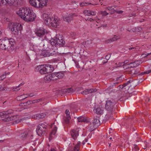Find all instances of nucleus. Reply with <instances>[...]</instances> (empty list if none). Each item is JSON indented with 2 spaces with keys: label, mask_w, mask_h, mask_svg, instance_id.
<instances>
[{
  "label": "nucleus",
  "mask_w": 151,
  "mask_h": 151,
  "mask_svg": "<svg viewBox=\"0 0 151 151\" xmlns=\"http://www.w3.org/2000/svg\"><path fill=\"white\" fill-rule=\"evenodd\" d=\"M86 21L88 20L90 21L91 22L93 20V19L90 18H88L87 19H86Z\"/></svg>",
  "instance_id": "e2e57ef3"
},
{
  "label": "nucleus",
  "mask_w": 151,
  "mask_h": 151,
  "mask_svg": "<svg viewBox=\"0 0 151 151\" xmlns=\"http://www.w3.org/2000/svg\"><path fill=\"white\" fill-rule=\"evenodd\" d=\"M130 32H139L142 30V28L140 27H137L133 28L132 29L128 30Z\"/></svg>",
  "instance_id": "4be33fe9"
},
{
  "label": "nucleus",
  "mask_w": 151,
  "mask_h": 151,
  "mask_svg": "<svg viewBox=\"0 0 151 151\" xmlns=\"http://www.w3.org/2000/svg\"><path fill=\"white\" fill-rule=\"evenodd\" d=\"M97 91V89L96 88L86 89L84 90L81 92V93L83 95H87L89 93L95 92Z\"/></svg>",
  "instance_id": "ddd939ff"
},
{
  "label": "nucleus",
  "mask_w": 151,
  "mask_h": 151,
  "mask_svg": "<svg viewBox=\"0 0 151 151\" xmlns=\"http://www.w3.org/2000/svg\"><path fill=\"white\" fill-rule=\"evenodd\" d=\"M59 19L58 18H56L55 17L53 18L52 17L51 18L48 19L47 24L50 26H52L56 27L59 25Z\"/></svg>",
  "instance_id": "0eeeda50"
},
{
  "label": "nucleus",
  "mask_w": 151,
  "mask_h": 151,
  "mask_svg": "<svg viewBox=\"0 0 151 151\" xmlns=\"http://www.w3.org/2000/svg\"><path fill=\"white\" fill-rule=\"evenodd\" d=\"M35 32L37 36L41 37H43L47 33L44 28L41 27L36 28Z\"/></svg>",
  "instance_id": "6e6552de"
},
{
  "label": "nucleus",
  "mask_w": 151,
  "mask_h": 151,
  "mask_svg": "<svg viewBox=\"0 0 151 151\" xmlns=\"http://www.w3.org/2000/svg\"><path fill=\"white\" fill-rule=\"evenodd\" d=\"M65 92L66 93H72L73 92V90L71 88H70L65 90Z\"/></svg>",
  "instance_id": "f704fd0d"
},
{
  "label": "nucleus",
  "mask_w": 151,
  "mask_h": 151,
  "mask_svg": "<svg viewBox=\"0 0 151 151\" xmlns=\"http://www.w3.org/2000/svg\"><path fill=\"white\" fill-rule=\"evenodd\" d=\"M120 38V37L119 35H114V37L111 38V41L113 42L114 41H116L117 40L119 39Z\"/></svg>",
  "instance_id": "bb28decb"
},
{
  "label": "nucleus",
  "mask_w": 151,
  "mask_h": 151,
  "mask_svg": "<svg viewBox=\"0 0 151 151\" xmlns=\"http://www.w3.org/2000/svg\"><path fill=\"white\" fill-rule=\"evenodd\" d=\"M17 14L20 17L26 22L34 21L36 16L32 11L29 8H20L17 12Z\"/></svg>",
  "instance_id": "f257e3e1"
},
{
  "label": "nucleus",
  "mask_w": 151,
  "mask_h": 151,
  "mask_svg": "<svg viewBox=\"0 0 151 151\" xmlns=\"http://www.w3.org/2000/svg\"><path fill=\"white\" fill-rule=\"evenodd\" d=\"M14 43V40L12 38L7 39L5 38L2 40H0V49L12 50L13 49Z\"/></svg>",
  "instance_id": "f03ea898"
},
{
  "label": "nucleus",
  "mask_w": 151,
  "mask_h": 151,
  "mask_svg": "<svg viewBox=\"0 0 151 151\" xmlns=\"http://www.w3.org/2000/svg\"><path fill=\"white\" fill-rule=\"evenodd\" d=\"M5 2H4V4H8L10 5H13L16 6L17 5L19 0H5Z\"/></svg>",
  "instance_id": "f3484780"
},
{
  "label": "nucleus",
  "mask_w": 151,
  "mask_h": 151,
  "mask_svg": "<svg viewBox=\"0 0 151 151\" xmlns=\"http://www.w3.org/2000/svg\"><path fill=\"white\" fill-rule=\"evenodd\" d=\"M151 72V70H148L144 72H142L141 73L139 74V75H143L145 74H148Z\"/></svg>",
  "instance_id": "4c0bfd02"
},
{
  "label": "nucleus",
  "mask_w": 151,
  "mask_h": 151,
  "mask_svg": "<svg viewBox=\"0 0 151 151\" xmlns=\"http://www.w3.org/2000/svg\"><path fill=\"white\" fill-rule=\"evenodd\" d=\"M116 64L117 65H118V67L124 66L123 62L119 63L118 64H117V63H116Z\"/></svg>",
  "instance_id": "3c124183"
},
{
  "label": "nucleus",
  "mask_w": 151,
  "mask_h": 151,
  "mask_svg": "<svg viewBox=\"0 0 151 151\" xmlns=\"http://www.w3.org/2000/svg\"><path fill=\"white\" fill-rule=\"evenodd\" d=\"M135 68V66H134L133 64V62L129 64H128L124 67V69H127V68Z\"/></svg>",
  "instance_id": "c85d7f7f"
},
{
  "label": "nucleus",
  "mask_w": 151,
  "mask_h": 151,
  "mask_svg": "<svg viewBox=\"0 0 151 151\" xmlns=\"http://www.w3.org/2000/svg\"><path fill=\"white\" fill-rule=\"evenodd\" d=\"M14 113V111L12 109H9L6 111H5V114L6 115V116H4L5 117H7L8 115Z\"/></svg>",
  "instance_id": "2f4dec72"
},
{
  "label": "nucleus",
  "mask_w": 151,
  "mask_h": 151,
  "mask_svg": "<svg viewBox=\"0 0 151 151\" xmlns=\"http://www.w3.org/2000/svg\"><path fill=\"white\" fill-rule=\"evenodd\" d=\"M80 144V142H78V144L76 145L75 147L74 148V150L76 151L77 150H79V145Z\"/></svg>",
  "instance_id": "e433bc0d"
},
{
  "label": "nucleus",
  "mask_w": 151,
  "mask_h": 151,
  "mask_svg": "<svg viewBox=\"0 0 151 151\" xmlns=\"http://www.w3.org/2000/svg\"><path fill=\"white\" fill-rule=\"evenodd\" d=\"M78 121L79 122H87L86 119L84 117L81 116L78 118Z\"/></svg>",
  "instance_id": "cd10ccee"
},
{
  "label": "nucleus",
  "mask_w": 151,
  "mask_h": 151,
  "mask_svg": "<svg viewBox=\"0 0 151 151\" xmlns=\"http://www.w3.org/2000/svg\"><path fill=\"white\" fill-rule=\"evenodd\" d=\"M44 65H45L47 73H51L54 70V68L52 65L49 64Z\"/></svg>",
  "instance_id": "a211bd4d"
},
{
  "label": "nucleus",
  "mask_w": 151,
  "mask_h": 151,
  "mask_svg": "<svg viewBox=\"0 0 151 151\" xmlns=\"http://www.w3.org/2000/svg\"><path fill=\"white\" fill-rule=\"evenodd\" d=\"M73 14H70L67 17H63L64 20L68 22H70L73 19Z\"/></svg>",
  "instance_id": "412c9836"
},
{
  "label": "nucleus",
  "mask_w": 151,
  "mask_h": 151,
  "mask_svg": "<svg viewBox=\"0 0 151 151\" xmlns=\"http://www.w3.org/2000/svg\"><path fill=\"white\" fill-rule=\"evenodd\" d=\"M47 126L44 123L39 124L37 127L36 131L39 135H40L46 131Z\"/></svg>",
  "instance_id": "423d86ee"
},
{
  "label": "nucleus",
  "mask_w": 151,
  "mask_h": 151,
  "mask_svg": "<svg viewBox=\"0 0 151 151\" xmlns=\"http://www.w3.org/2000/svg\"><path fill=\"white\" fill-rule=\"evenodd\" d=\"M150 54H151V52L150 53H147V54H144L142 55V56H143V58H145L148 55H150Z\"/></svg>",
  "instance_id": "5fc2aeb1"
},
{
  "label": "nucleus",
  "mask_w": 151,
  "mask_h": 151,
  "mask_svg": "<svg viewBox=\"0 0 151 151\" xmlns=\"http://www.w3.org/2000/svg\"><path fill=\"white\" fill-rule=\"evenodd\" d=\"M136 16V14L135 13H133L132 14H131L130 15V17H132V16H134V17H135Z\"/></svg>",
  "instance_id": "338daca9"
},
{
  "label": "nucleus",
  "mask_w": 151,
  "mask_h": 151,
  "mask_svg": "<svg viewBox=\"0 0 151 151\" xmlns=\"http://www.w3.org/2000/svg\"><path fill=\"white\" fill-rule=\"evenodd\" d=\"M31 132H29V133H27L26 132H25L21 134V137L22 139H24L27 136H29V134L32 137V134H30Z\"/></svg>",
  "instance_id": "a878e982"
},
{
  "label": "nucleus",
  "mask_w": 151,
  "mask_h": 151,
  "mask_svg": "<svg viewBox=\"0 0 151 151\" xmlns=\"http://www.w3.org/2000/svg\"><path fill=\"white\" fill-rule=\"evenodd\" d=\"M14 117L11 116L10 117H7L6 118L3 119V121L4 122L9 121L12 120L13 119Z\"/></svg>",
  "instance_id": "72a5a7b5"
},
{
  "label": "nucleus",
  "mask_w": 151,
  "mask_h": 151,
  "mask_svg": "<svg viewBox=\"0 0 151 151\" xmlns=\"http://www.w3.org/2000/svg\"><path fill=\"white\" fill-rule=\"evenodd\" d=\"M4 116L3 117H4V116H6V115L5 114V111L0 112V116Z\"/></svg>",
  "instance_id": "de8ad7c7"
},
{
  "label": "nucleus",
  "mask_w": 151,
  "mask_h": 151,
  "mask_svg": "<svg viewBox=\"0 0 151 151\" xmlns=\"http://www.w3.org/2000/svg\"><path fill=\"white\" fill-rule=\"evenodd\" d=\"M106 42L107 43H109L111 42V39L107 40L106 41Z\"/></svg>",
  "instance_id": "774afa93"
},
{
  "label": "nucleus",
  "mask_w": 151,
  "mask_h": 151,
  "mask_svg": "<svg viewBox=\"0 0 151 151\" xmlns=\"http://www.w3.org/2000/svg\"><path fill=\"white\" fill-rule=\"evenodd\" d=\"M114 105L115 104L110 100H108L106 101L105 109L109 112H111L112 111L113 107Z\"/></svg>",
  "instance_id": "9d476101"
},
{
  "label": "nucleus",
  "mask_w": 151,
  "mask_h": 151,
  "mask_svg": "<svg viewBox=\"0 0 151 151\" xmlns=\"http://www.w3.org/2000/svg\"><path fill=\"white\" fill-rule=\"evenodd\" d=\"M64 71L52 73V76H53V80H56L63 78L64 76Z\"/></svg>",
  "instance_id": "1a4fd4ad"
},
{
  "label": "nucleus",
  "mask_w": 151,
  "mask_h": 151,
  "mask_svg": "<svg viewBox=\"0 0 151 151\" xmlns=\"http://www.w3.org/2000/svg\"><path fill=\"white\" fill-rule=\"evenodd\" d=\"M22 104V106H25L28 105V103H27V101L24 103H23L22 104Z\"/></svg>",
  "instance_id": "69168bd1"
},
{
  "label": "nucleus",
  "mask_w": 151,
  "mask_h": 151,
  "mask_svg": "<svg viewBox=\"0 0 151 151\" xmlns=\"http://www.w3.org/2000/svg\"><path fill=\"white\" fill-rule=\"evenodd\" d=\"M127 85V83H124L123 85H119L118 86L120 88H123L124 87L126 86Z\"/></svg>",
  "instance_id": "c03bdc74"
},
{
  "label": "nucleus",
  "mask_w": 151,
  "mask_h": 151,
  "mask_svg": "<svg viewBox=\"0 0 151 151\" xmlns=\"http://www.w3.org/2000/svg\"><path fill=\"white\" fill-rule=\"evenodd\" d=\"M123 64H124V66H125V64H127L129 62V60H126L124 62H122Z\"/></svg>",
  "instance_id": "6e6d98bb"
},
{
  "label": "nucleus",
  "mask_w": 151,
  "mask_h": 151,
  "mask_svg": "<svg viewBox=\"0 0 151 151\" xmlns=\"http://www.w3.org/2000/svg\"><path fill=\"white\" fill-rule=\"evenodd\" d=\"M25 119L24 118H23L22 119H21L20 120H17L15 121V122H16V123H18L20 122L21 121H22L23 120H24V119Z\"/></svg>",
  "instance_id": "4d7b16f0"
},
{
  "label": "nucleus",
  "mask_w": 151,
  "mask_h": 151,
  "mask_svg": "<svg viewBox=\"0 0 151 151\" xmlns=\"http://www.w3.org/2000/svg\"><path fill=\"white\" fill-rule=\"evenodd\" d=\"M27 97L24 96V95H21L18 96L17 97V100L19 101H22L26 98Z\"/></svg>",
  "instance_id": "7c9ffc66"
},
{
  "label": "nucleus",
  "mask_w": 151,
  "mask_h": 151,
  "mask_svg": "<svg viewBox=\"0 0 151 151\" xmlns=\"http://www.w3.org/2000/svg\"><path fill=\"white\" fill-rule=\"evenodd\" d=\"M19 88V87L18 86L15 87H13L12 90L13 91H18L20 89Z\"/></svg>",
  "instance_id": "ea45409f"
},
{
  "label": "nucleus",
  "mask_w": 151,
  "mask_h": 151,
  "mask_svg": "<svg viewBox=\"0 0 151 151\" xmlns=\"http://www.w3.org/2000/svg\"><path fill=\"white\" fill-rule=\"evenodd\" d=\"M56 54L55 51H53L51 50L49 51L47 50H44L42 52V55L45 57H48L50 56H52Z\"/></svg>",
  "instance_id": "9b49d317"
},
{
  "label": "nucleus",
  "mask_w": 151,
  "mask_h": 151,
  "mask_svg": "<svg viewBox=\"0 0 151 151\" xmlns=\"http://www.w3.org/2000/svg\"><path fill=\"white\" fill-rule=\"evenodd\" d=\"M65 42L62 38L59 39V38L57 37L52 40L50 42V44L52 46L55 45V46H62L65 44Z\"/></svg>",
  "instance_id": "39448f33"
},
{
  "label": "nucleus",
  "mask_w": 151,
  "mask_h": 151,
  "mask_svg": "<svg viewBox=\"0 0 151 151\" xmlns=\"http://www.w3.org/2000/svg\"><path fill=\"white\" fill-rule=\"evenodd\" d=\"M42 17L43 19L45 22V23H47V21H48L49 19L52 18L49 15H48V14L46 13L44 14Z\"/></svg>",
  "instance_id": "5701e85b"
},
{
  "label": "nucleus",
  "mask_w": 151,
  "mask_h": 151,
  "mask_svg": "<svg viewBox=\"0 0 151 151\" xmlns=\"http://www.w3.org/2000/svg\"><path fill=\"white\" fill-rule=\"evenodd\" d=\"M101 14L103 16H104L109 14L108 13H107L106 11H104L101 12Z\"/></svg>",
  "instance_id": "37998d69"
},
{
  "label": "nucleus",
  "mask_w": 151,
  "mask_h": 151,
  "mask_svg": "<svg viewBox=\"0 0 151 151\" xmlns=\"http://www.w3.org/2000/svg\"><path fill=\"white\" fill-rule=\"evenodd\" d=\"M28 105L34 104V100H29L27 101Z\"/></svg>",
  "instance_id": "09e8293b"
},
{
  "label": "nucleus",
  "mask_w": 151,
  "mask_h": 151,
  "mask_svg": "<svg viewBox=\"0 0 151 151\" xmlns=\"http://www.w3.org/2000/svg\"><path fill=\"white\" fill-rule=\"evenodd\" d=\"M88 141V139H85L84 140H83L82 142V144L83 145H84L85 142H87Z\"/></svg>",
  "instance_id": "0e129e2a"
},
{
  "label": "nucleus",
  "mask_w": 151,
  "mask_h": 151,
  "mask_svg": "<svg viewBox=\"0 0 151 151\" xmlns=\"http://www.w3.org/2000/svg\"><path fill=\"white\" fill-rule=\"evenodd\" d=\"M55 124V122H54V123L52 124L51 125V127H53V128L52 129V131L50 134V137L49 138V139L52 135H54L55 134L57 131V128L55 126V125H54Z\"/></svg>",
  "instance_id": "6ab92c4d"
},
{
  "label": "nucleus",
  "mask_w": 151,
  "mask_h": 151,
  "mask_svg": "<svg viewBox=\"0 0 151 151\" xmlns=\"http://www.w3.org/2000/svg\"><path fill=\"white\" fill-rule=\"evenodd\" d=\"M135 70H132L131 71H130L129 72L130 74L131 75H133L135 74Z\"/></svg>",
  "instance_id": "864d4df0"
},
{
  "label": "nucleus",
  "mask_w": 151,
  "mask_h": 151,
  "mask_svg": "<svg viewBox=\"0 0 151 151\" xmlns=\"http://www.w3.org/2000/svg\"><path fill=\"white\" fill-rule=\"evenodd\" d=\"M92 124L93 126V127H94V129H95L99 126L100 124L99 118L98 117H96V118H95L94 119Z\"/></svg>",
  "instance_id": "dca6fc26"
},
{
  "label": "nucleus",
  "mask_w": 151,
  "mask_h": 151,
  "mask_svg": "<svg viewBox=\"0 0 151 151\" xmlns=\"http://www.w3.org/2000/svg\"><path fill=\"white\" fill-rule=\"evenodd\" d=\"M79 130H72L70 133L72 138L76 140L77 138L78 137L79 135L78 133Z\"/></svg>",
  "instance_id": "f8f14e48"
},
{
  "label": "nucleus",
  "mask_w": 151,
  "mask_h": 151,
  "mask_svg": "<svg viewBox=\"0 0 151 151\" xmlns=\"http://www.w3.org/2000/svg\"><path fill=\"white\" fill-rule=\"evenodd\" d=\"M110 57V54H108L106 56L105 59L107 60H109Z\"/></svg>",
  "instance_id": "603ef678"
},
{
  "label": "nucleus",
  "mask_w": 151,
  "mask_h": 151,
  "mask_svg": "<svg viewBox=\"0 0 151 151\" xmlns=\"http://www.w3.org/2000/svg\"><path fill=\"white\" fill-rule=\"evenodd\" d=\"M126 83H127V85L129 84H130V86H132L134 87L136 86V83H135V81H133V80H130L127 81Z\"/></svg>",
  "instance_id": "b1692460"
},
{
  "label": "nucleus",
  "mask_w": 151,
  "mask_h": 151,
  "mask_svg": "<svg viewBox=\"0 0 151 151\" xmlns=\"http://www.w3.org/2000/svg\"><path fill=\"white\" fill-rule=\"evenodd\" d=\"M37 69L39 71L40 73L42 74H47L46 73V69L44 65L38 66Z\"/></svg>",
  "instance_id": "4468645a"
},
{
  "label": "nucleus",
  "mask_w": 151,
  "mask_h": 151,
  "mask_svg": "<svg viewBox=\"0 0 151 151\" xmlns=\"http://www.w3.org/2000/svg\"><path fill=\"white\" fill-rule=\"evenodd\" d=\"M6 77V74H3L1 76H0V81H2L5 79Z\"/></svg>",
  "instance_id": "79ce46f5"
},
{
  "label": "nucleus",
  "mask_w": 151,
  "mask_h": 151,
  "mask_svg": "<svg viewBox=\"0 0 151 151\" xmlns=\"http://www.w3.org/2000/svg\"><path fill=\"white\" fill-rule=\"evenodd\" d=\"M141 63L142 62L140 60H138L133 62V64L134 66H135V68L139 66Z\"/></svg>",
  "instance_id": "473e14b6"
},
{
  "label": "nucleus",
  "mask_w": 151,
  "mask_h": 151,
  "mask_svg": "<svg viewBox=\"0 0 151 151\" xmlns=\"http://www.w3.org/2000/svg\"><path fill=\"white\" fill-rule=\"evenodd\" d=\"M71 119L70 116H68V117L66 116L64 118V121L65 123L68 124L69 122V120Z\"/></svg>",
  "instance_id": "c756f323"
},
{
  "label": "nucleus",
  "mask_w": 151,
  "mask_h": 151,
  "mask_svg": "<svg viewBox=\"0 0 151 151\" xmlns=\"http://www.w3.org/2000/svg\"><path fill=\"white\" fill-rule=\"evenodd\" d=\"M65 113L66 115V116L68 117V116H70V112L68 110L66 109L65 110Z\"/></svg>",
  "instance_id": "a18cd8bd"
},
{
  "label": "nucleus",
  "mask_w": 151,
  "mask_h": 151,
  "mask_svg": "<svg viewBox=\"0 0 151 151\" xmlns=\"http://www.w3.org/2000/svg\"><path fill=\"white\" fill-rule=\"evenodd\" d=\"M114 12L118 14H122L123 12V11L121 10L118 11L115 10H114Z\"/></svg>",
  "instance_id": "49530a36"
},
{
  "label": "nucleus",
  "mask_w": 151,
  "mask_h": 151,
  "mask_svg": "<svg viewBox=\"0 0 151 151\" xmlns=\"http://www.w3.org/2000/svg\"><path fill=\"white\" fill-rule=\"evenodd\" d=\"M43 101L42 99H38L35 100H34V104L36 103H38L39 102H41Z\"/></svg>",
  "instance_id": "a19ab883"
},
{
  "label": "nucleus",
  "mask_w": 151,
  "mask_h": 151,
  "mask_svg": "<svg viewBox=\"0 0 151 151\" xmlns=\"http://www.w3.org/2000/svg\"><path fill=\"white\" fill-rule=\"evenodd\" d=\"M83 13L86 16H90V10H84L83 12Z\"/></svg>",
  "instance_id": "c9c22d12"
},
{
  "label": "nucleus",
  "mask_w": 151,
  "mask_h": 151,
  "mask_svg": "<svg viewBox=\"0 0 151 151\" xmlns=\"http://www.w3.org/2000/svg\"><path fill=\"white\" fill-rule=\"evenodd\" d=\"M5 90L4 87H2V86H0V91H4Z\"/></svg>",
  "instance_id": "052dcab7"
},
{
  "label": "nucleus",
  "mask_w": 151,
  "mask_h": 151,
  "mask_svg": "<svg viewBox=\"0 0 151 151\" xmlns=\"http://www.w3.org/2000/svg\"><path fill=\"white\" fill-rule=\"evenodd\" d=\"M47 0H29L30 4L34 7L37 8H42L46 6Z\"/></svg>",
  "instance_id": "7ed1b4c3"
},
{
  "label": "nucleus",
  "mask_w": 151,
  "mask_h": 151,
  "mask_svg": "<svg viewBox=\"0 0 151 151\" xmlns=\"http://www.w3.org/2000/svg\"><path fill=\"white\" fill-rule=\"evenodd\" d=\"M96 113L97 114H101L103 113V109L101 107H98L96 109Z\"/></svg>",
  "instance_id": "393cba45"
},
{
  "label": "nucleus",
  "mask_w": 151,
  "mask_h": 151,
  "mask_svg": "<svg viewBox=\"0 0 151 151\" xmlns=\"http://www.w3.org/2000/svg\"><path fill=\"white\" fill-rule=\"evenodd\" d=\"M87 5V4L86 2H84L82 3L81 4V6H86V5Z\"/></svg>",
  "instance_id": "680f3d73"
},
{
  "label": "nucleus",
  "mask_w": 151,
  "mask_h": 151,
  "mask_svg": "<svg viewBox=\"0 0 151 151\" xmlns=\"http://www.w3.org/2000/svg\"><path fill=\"white\" fill-rule=\"evenodd\" d=\"M9 27L13 33L15 34H17L19 31L22 29L21 25L19 23H9Z\"/></svg>",
  "instance_id": "20e7f679"
},
{
  "label": "nucleus",
  "mask_w": 151,
  "mask_h": 151,
  "mask_svg": "<svg viewBox=\"0 0 151 151\" xmlns=\"http://www.w3.org/2000/svg\"><path fill=\"white\" fill-rule=\"evenodd\" d=\"M53 80V76H52V73L46 76L44 78V80L45 82H48L50 80Z\"/></svg>",
  "instance_id": "aec40b11"
},
{
  "label": "nucleus",
  "mask_w": 151,
  "mask_h": 151,
  "mask_svg": "<svg viewBox=\"0 0 151 151\" xmlns=\"http://www.w3.org/2000/svg\"><path fill=\"white\" fill-rule=\"evenodd\" d=\"M36 95V93H30L28 94V96L30 97H32Z\"/></svg>",
  "instance_id": "bf43d9fd"
},
{
  "label": "nucleus",
  "mask_w": 151,
  "mask_h": 151,
  "mask_svg": "<svg viewBox=\"0 0 151 151\" xmlns=\"http://www.w3.org/2000/svg\"><path fill=\"white\" fill-rule=\"evenodd\" d=\"M106 9H108L109 11H112L115 10L114 8H112L111 7H108L106 8Z\"/></svg>",
  "instance_id": "8fccbe9b"
},
{
  "label": "nucleus",
  "mask_w": 151,
  "mask_h": 151,
  "mask_svg": "<svg viewBox=\"0 0 151 151\" xmlns=\"http://www.w3.org/2000/svg\"><path fill=\"white\" fill-rule=\"evenodd\" d=\"M46 114L45 113H41L32 115V118L37 119H42L44 118L46 116Z\"/></svg>",
  "instance_id": "2eb2a0df"
},
{
  "label": "nucleus",
  "mask_w": 151,
  "mask_h": 151,
  "mask_svg": "<svg viewBox=\"0 0 151 151\" xmlns=\"http://www.w3.org/2000/svg\"><path fill=\"white\" fill-rule=\"evenodd\" d=\"M151 72V70H148L144 72H142L141 73L139 74V75H143L145 74H148Z\"/></svg>",
  "instance_id": "58836bf2"
},
{
  "label": "nucleus",
  "mask_w": 151,
  "mask_h": 151,
  "mask_svg": "<svg viewBox=\"0 0 151 151\" xmlns=\"http://www.w3.org/2000/svg\"><path fill=\"white\" fill-rule=\"evenodd\" d=\"M96 14V13L94 11H90V15H94Z\"/></svg>",
  "instance_id": "13d9d810"
}]
</instances>
